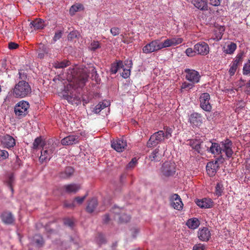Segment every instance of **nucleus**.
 <instances>
[{
	"label": "nucleus",
	"instance_id": "1",
	"mask_svg": "<svg viewBox=\"0 0 250 250\" xmlns=\"http://www.w3.org/2000/svg\"><path fill=\"white\" fill-rule=\"evenodd\" d=\"M89 77L88 74L83 70L79 75L74 78L72 86L73 90L63 95L64 98L72 104H78L80 101V97L78 92L85 85Z\"/></svg>",
	"mask_w": 250,
	"mask_h": 250
},
{
	"label": "nucleus",
	"instance_id": "2",
	"mask_svg": "<svg viewBox=\"0 0 250 250\" xmlns=\"http://www.w3.org/2000/svg\"><path fill=\"white\" fill-rule=\"evenodd\" d=\"M31 92V88L25 81H20L13 90V95L16 98H24Z\"/></svg>",
	"mask_w": 250,
	"mask_h": 250
},
{
	"label": "nucleus",
	"instance_id": "3",
	"mask_svg": "<svg viewBox=\"0 0 250 250\" xmlns=\"http://www.w3.org/2000/svg\"><path fill=\"white\" fill-rule=\"evenodd\" d=\"M56 148V144L48 142L44 145L39 160L42 163L50 160Z\"/></svg>",
	"mask_w": 250,
	"mask_h": 250
},
{
	"label": "nucleus",
	"instance_id": "4",
	"mask_svg": "<svg viewBox=\"0 0 250 250\" xmlns=\"http://www.w3.org/2000/svg\"><path fill=\"white\" fill-rule=\"evenodd\" d=\"M29 104L27 102L21 101L18 103L14 107V113L16 118L21 119L28 113Z\"/></svg>",
	"mask_w": 250,
	"mask_h": 250
},
{
	"label": "nucleus",
	"instance_id": "5",
	"mask_svg": "<svg viewBox=\"0 0 250 250\" xmlns=\"http://www.w3.org/2000/svg\"><path fill=\"white\" fill-rule=\"evenodd\" d=\"M184 71L186 73L185 78L187 80L193 83L194 84L199 82L201 76L198 71L188 68L185 69Z\"/></svg>",
	"mask_w": 250,
	"mask_h": 250
},
{
	"label": "nucleus",
	"instance_id": "6",
	"mask_svg": "<svg viewBox=\"0 0 250 250\" xmlns=\"http://www.w3.org/2000/svg\"><path fill=\"white\" fill-rule=\"evenodd\" d=\"M210 95L208 93H203L201 94L199 100L200 107L205 111H210L212 106L210 103Z\"/></svg>",
	"mask_w": 250,
	"mask_h": 250
},
{
	"label": "nucleus",
	"instance_id": "7",
	"mask_svg": "<svg viewBox=\"0 0 250 250\" xmlns=\"http://www.w3.org/2000/svg\"><path fill=\"white\" fill-rule=\"evenodd\" d=\"M221 153L224 152L228 158H231L233 154L232 142L228 139H226L221 142Z\"/></svg>",
	"mask_w": 250,
	"mask_h": 250
},
{
	"label": "nucleus",
	"instance_id": "8",
	"mask_svg": "<svg viewBox=\"0 0 250 250\" xmlns=\"http://www.w3.org/2000/svg\"><path fill=\"white\" fill-rule=\"evenodd\" d=\"M194 50L197 54L206 56L209 53V47L207 43L201 42L194 45Z\"/></svg>",
	"mask_w": 250,
	"mask_h": 250
},
{
	"label": "nucleus",
	"instance_id": "9",
	"mask_svg": "<svg viewBox=\"0 0 250 250\" xmlns=\"http://www.w3.org/2000/svg\"><path fill=\"white\" fill-rule=\"evenodd\" d=\"M170 203L171 206L175 209L181 210L183 208L184 204L179 195L173 194L170 197Z\"/></svg>",
	"mask_w": 250,
	"mask_h": 250
},
{
	"label": "nucleus",
	"instance_id": "10",
	"mask_svg": "<svg viewBox=\"0 0 250 250\" xmlns=\"http://www.w3.org/2000/svg\"><path fill=\"white\" fill-rule=\"evenodd\" d=\"M172 129L168 126H164L163 129L157 131V142H162L171 137Z\"/></svg>",
	"mask_w": 250,
	"mask_h": 250
},
{
	"label": "nucleus",
	"instance_id": "11",
	"mask_svg": "<svg viewBox=\"0 0 250 250\" xmlns=\"http://www.w3.org/2000/svg\"><path fill=\"white\" fill-rule=\"evenodd\" d=\"M111 146L117 152H121L126 149L127 145L126 141H124L123 138H120L112 141Z\"/></svg>",
	"mask_w": 250,
	"mask_h": 250
},
{
	"label": "nucleus",
	"instance_id": "12",
	"mask_svg": "<svg viewBox=\"0 0 250 250\" xmlns=\"http://www.w3.org/2000/svg\"><path fill=\"white\" fill-rule=\"evenodd\" d=\"M0 141L2 145L9 149L13 147L16 145L15 139L8 134L0 136Z\"/></svg>",
	"mask_w": 250,
	"mask_h": 250
},
{
	"label": "nucleus",
	"instance_id": "13",
	"mask_svg": "<svg viewBox=\"0 0 250 250\" xmlns=\"http://www.w3.org/2000/svg\"><path fill=\"white\" fill-rule=\"evenodd\" d=\"M162 172L166 176L172 175L175 172V164L170 162H166L163 165Z\"/></svg>",
	"mask_w": 250,
	"mask_h": 250
},
{
	"label": "nucleus",
	"instance_id": "14",
	"mask_svg": "<svg viewBox=\"0 0 250 250\" xmlns=\"http://www.w3.org/2000/svg\"><path fill=\"white\" fill-rule=\"evenodd\" d=\"M197 236L200 241L207 242L210 238L211 233L208 228L203 227L198 229Z\"/></svg>",
	"mask_w": 250,
	"mask_h": 250
},
{
	"label": "nucleus",
	"instance_id": "15",
	"mask_svg": "<svg viewBox=\"0 0 250 250\" xmlns=\"http://www.w3.org/2000/svg\"><path fill=\"white\" fill-rule=\"evenodd\" d=\"M0 218L2 222L7 225L13 224L15 221L12 212L7 210H5L1 213Z\"/></svg>",
	"mask_w": 250,
	"mask_h": 250
},
{
	"label": "nucleus",
	"instance_id": "16",
	"mask_svg": "<svg viewBox=\"0 0 250 250\" xmlns=\"http://www.w3.org/2000/svg\"><path fill=\"white\" fill-rule=\"evenodd\" d=\"M242 62L241 55H237L229 65V73L230 76H233L236 71L238 65Z\"/></svg>",
	"mask_w": 250,
	"mask_h": 250
},
{
	"label": "nucleus",
	"instance_id": "17",
	"mask_svg": "<svg viewBox=\"0 0 250 250\" xmlns=\"http://www.w3.org/2000/svg\"><path fill=\"white\" fill-rule=\"evenodd\" d=\"M79 137L77 135H69L61 140V144L63 146H69L79 142Z\"/></svg>",
	"mask_w": 250,
	"mask_h": 250
},
{
	"label": "nucleus",
	"instance_id": "18",
	"mask_svg": "<svg viewBox=\"0 0 250 250\" xmlns=\"http://www.w3.org/2000/svg\"><path fill=\"white\" fill-rule=\"evenodd\" d=\"M198 206L201 208H209L212 207L213 202L211 199L203 198L202 199H198L196 202Z\"/></svg>",
	"mask_w": 250,
	"mask_h": 250
},
{
	"label": "nucleus",
	"instance_id": "19",
	"mask_svg": "<svg viewBox=\"0 0 250 250\" xmlns=\"http://www.w3.org/2000/svg\"><path fill=\"white\" fill-rule=\"evenodd\" d=\"M191 3L197 8L201 10L208 9L207 0H189Z\"/></svg>",
	"mask_w": 250,
	"mask_h": 250
},
{
	"label": "nucleus",
	"instance_id": "20",
	"mask_svg": "<svg viewBox=\"0 0 250 250\" xmlns=\"http://www.w3.org/2000/svg\"><path fill=\"white\" fill-rule=\"evenodd\" d=\"M224 31L225 28L224 26L215 27L213 31V35L211 39L216 41L220 40L222 38Z\"/></svg>",
	"mask_w": 250,
	"mask_h": 250
},
{
	"label": "nucleus",
	"instance_id": "21",
	"mask_svg": "<svg viewBox=\"0 0 250 250\" xmlns=\"http://www.w3.org/2000/svg\"><path fill=\"white\" fill-rule=\"evenodd\" d=\"M81 188L80 185L71 184L64 185L62 188L67 193H76Z\"/></svg>",
	"mask_w": 250,
	"mask_h": 250
},
{
	"label": "nucleus",
	"instance_id": "22",
	"mask_svg": "<svg viewBox=\"0 0 250 250\" xmlns=\"http://www.w3.org/2000/svg\"><path fill=\"white\" fill-rule=\"evenodd\" d=\"M210 144V146L208 147V150L212 154L215 155H219L221 154V143L218 144L216 143L209 142L208 145Z\"/></svg>",
	"mask_w": 250,
	"mask_h": 250
},
{
	"label": "nucleus",
	"instance_id": "23",
	"mask_svg": "<svg viewBox=\"0 0 250 250\" xmlns=\"http://www.w3.org/2000/svg\"><path fill=\"white\" fill-rule=\"evenodd\" d=\"M189 120L191 124L195 126H200L202 124V117L198 113H193L190 116Z\"/></svg>",
	"mask_w": 250,
	"mask_h": 250
},
{
	"label": "nucleus",
	"instance_id": "24",
	"mask_svg": "<svg viewBox=\"0 0 250 250\" xmlns=\"http://www.w3.org/2000/svg\"><path fill=\"white\" fill-rule=\"evenodd\" d=\"M218 166L217 162L214 163L213 162H208L206 166L207 171L210 176H213L215 175L216 170L218 168Z\"/></svg>",
	"mask_w": 250,
	"mask_h": 250
},
{
	"label": "nucleus",
	"instance_id": "25",
	"mask_svg": "<svg viewBox=\"0 0 250 250\" xmlns=\"http://www.w3.org/2000/svg\"><path fill=\"white\" fill-rule=\"evenodd\" d=\"M98 206V200L96 198H93L88 201L86 211L91 213L94 212Z\"/></svg>",
	"mask_w": 250,
	"mask_h": 250
},
{
	"label": "nucleus",
	"instance_id": "26",
	"mask_svg": "<svg viewBox=\"0 0 250 250\" xmlns=\"http://www.w3.org/2000/svg\"><path fill=\"white\" fill-rule=\"evenodd\" d=\"M74 169L71 167H67L64 170L59 173V176L61 178L67 179L72 176L74 172Z\"/></svg>",
	"mask_w": 250,
	"mask_h": 250
},
{
	"label": "nucleus",
	"instance_id": "27",
	"mask_svg": "<svg viewBox=\"0 0 250 250\" xmlns=\"http://www.w3.org/2000/svg\"><path fill=\"white\" fill-rule=\"evenodd\" d=\"M200 225V221L197 218H191L188 220L186 223L187 227L191 229H196Z\"/></svg>",
	"mask_w": 250,
	"mask_h": 250
},
{
	"label": "nucleus",
	"instance_id": "28",
	"mask_svg": "<svg viewBox=\"0 0 250 250\" xmlns=\"http://www.w3.org/2000/svg\"><path fill=\"white\" fill-rule=\"evenodd\" d=\"M143 51L145 53H150L156 51V41H153L146 44L143 48Z\"/></svg>",
	"mask_w": 250,
	"mask_h": 250
},
{
	"label": "nucleus",
	"instance_id": "29",
	"mask_svg": "<svg viewBox=\"0 0 250 250\" xmlns=\"http://www.w3.org/2000/svg\"><path fill=\"white\" fill-rule=\"evenodd\" d=\"M124 67L123 61H116V62L112 63L111 65L110 72L112 74H116L118 70Z\"/></svg>",
	"mask_w": 250,
	"mask_h": 250
},
{
	"label": "nucleus",
	"instance_id": "30",
	"mask_svg": "<svg viewBox=\"0 0 250 250\" xmlns=\"http://www.w3.org/2000/svg\"><path fill=\"white\" fill-rule=\"evenodd\" d=\"M31 27H33L35 29H43L45 26L44 21L41 19H36L30 23Z\"/></svg>",
	"mask_w": 250,
	"mask_h": 250
},
{
	"label": "nucleus",
	"instance_id": "31",
	"mask_svg": "<svg viewBox=\"0 0 250 250\" xmlns=\"http://www.w3.org/2000/svg\"><path fill=\"white\" fill-rule=\"evenodd\" d=\"M14 182L15 178L14 174L12 173L7 174L5 183L7 186H8L10 188L12 192H13L14 191L13 184Z\"/></svg>",
	"mask_w": 250,
	"mask_h": 250
},
{
	"label": "nucleus",
	"instance_id": "32",
	"mask_svg": "<svg viewBox=\"0 0 250 250\" xmlns=\"http://www.w3.org/2000/svg\"><path fill=\"white\" fill-rule=\"evenodd\" d=\"M46 144L47 143L43 141L41 137H37L35 139L33 143V148L37 149L39 147H42V148L44 145H46Z\"/></svg>",
	"mask_w": 250,
	"mask_h": 250
},
{
	"label": "nucleus",
	"instance_id": "33",
	"mask_svg": "<svg viewBox=\"0 0 250 250\" xmlns=\"http://www.w3.org/2000/svg\"><path fill=\"white\" fill-rule=\"evenodd\" d=\"M71 64V62L67 60H63L61 62L57 61L54 62V66L56 68H64Z\"/></svg>",
	"mask_w": 250,
	"mask_h": 250
},
{
	"label": "nucleus",
	"instance_id": "34",
	"mask_svg": "<svg viewBox=\"0 0 250 250\" xmlns=\"http://www.w3.org/2000/svg\"><path fill=\"white\" fill-rule=\"evenodd\" d=\"M236 49V44L234 42H230L224 47V52L228 54H232Z\"/></svg>",
	"mask_w": 250,
	"mask_h": 250
},
{
	"label": "nucleus",
	"instance_id": "35",
	"mask_svg": "<svg viewBox=\"0 0 250 250\" xmlns=\"http://www.w3.org/2000/svg\"><path fill=\"white\" fill-rule=\"evenodd\" d=\"M224 188L222 182L217 183L215 186V189L214 194L217 197L222 196Z\"/></svg>",
	"mask_w": 250,
	"mask_h": 250
},
{
	"label": "nucleus",
	"instance_id": "36",
	"mask_svg": "<svg viewBox=\"0 0 250 250\" xmlns=\"http://www.w3.org/2000/svg\"><path fill=\"white\" fill-rule=\"evenodd\" d=\"M83 9V6L82 4L77 3L73 5L69 9V13L71 15H74L77 11Z\"/></svg>",
	"mask_w": 250,
	"mask_h": 250
},
{
	"label": "nucleus",
	"instance_id": "37",
	"mask_svg": "<svg viewBox=\"0 0 250 250\" xmlns=\"http://www.w3.org/2000/svg\"><path fill=\"white\" fill-rule=\"evenodd\" d=\"M189 145L192 147V148L198 152L200 149V142L199 140H190L189 141Z\"/></svg>",
	"mask_w": 250,
	"mask_h": 250
},
{
	"label": "nucleus",
	"instance_id": "38",
	"mask_svg": "<svg viewBox=\"0 0 250 250\" xmlns=\"http://www.w3.org/2000/svg\"><path fill=\"white\" fill-rule=\"evenodd\" d=\"M34 241L39 247H42L44 244L43 237L41 235L39 234L35 235Z\"/></svg>",
	"mask_w": 250,
	"mask_h": 250
},
{
	"label": "nucleus",
	"instance_id": "39",
	"mask_svg": "<svg viewBox=\"0 0 250 250\" xmlns=\"http://www.w3.org/2000/svg\"><path fill=\"white\" fill-rule=\"evenodd\" d=\"M147 146L148 147H153L156 146V133H153V134L151 136L147 143Z\"/></svg>",
	"mask_w": 250,
	"mask_h": 250
},
{
	"label": "nucleus",
	"instance_id": "40",
	"mask_svg": "<svg viewBox=\"0 0 250 250\" xmlns=\"http://www.w3.org/2000/svg\"><path fill=\"white\" fill-rule=\"evenodd\" d=\"M124 211H125L123 208L116 206L113 207L111 209L112 213L114 214L115 219H116V216H118L119 217Z\"/></svg>",
	"mask_w": 250,
	"mask_h": 250
},
{
	"label": "nucleus",
	"instance_id": "41",
	"mask_svg": "<svg viewBox=\"0 0 250 250\" xmlns=\"http://www.w3.org/2000/svg\"><path fill=\"white\" fill-rule=\"evenodd\" d=\"M101 44L99 42L93 40L91 42L89 49L92 51H95L96 49L100 48Z\"/></svg>",
	"mask_w": 250,
	"mask_h": 250
},
{
	"label": "nucleus",
	"instance_id": "42",
	"mask_svg": "<svg viewBox=\"0 0 250 250\" xmlns=\"http://www.w3.org/2000/svg\"><path fill=\"white\" fill-rule=\"evenodd\" d=\"M107 103H107L104 102L99 103L94 108V112L95 113H99L103 109L108 106Z\"/></svg>",
	"mask_w": 250,
	"mask_h": 250
},
{
	"label": "nucleus",
	"instance_id": "43",
	"mask_svg": "<svg viewBox=\"0 0 250 250\" xmlns=\"http://www.w3.org/2000/svg\"><path fill=\"white\" fill-rule=\"evenodd\" d=\"M119 218V223H127L128 222L130 219V217L129 215H127L125 211L123 212V213L118 217Z\"/></svg>",
	"mask_w": 250,
	"mask_h": 250
},
{
	"label": "nucleus",
	"instance_id": "44",
	"mask_svg": "<svg viewBox=\"0 0 250 250\" xmlns=\"http://www.w3.org/2000/svg\"><path fill=\"white\" fill-rule=\"evenodd\" d=\"M194 86V84L191 82H184L181 86V90L182 91L184 90H188L192 88Z\"/></svg>",
	"mask_w": 250,
	"mask_h": 250
},
{
	"label": "nucleus",
	"instance_id": "45",
	"mask_svg": "<svg viewBox=\"0 0 250 250\" xmlns=\"http://www.w3.org/2000/svg\"><path fill=\"white\" fill-rule=\"evenodd\" d=\"M62 205L63 208H70L72 209H73L76 206V204L74 203L73 201L72 202H70L68 200H66L63 202Z\"/></svg>",
	"mask_w": 250,
	"mask_h": 250
},
{
	"label": "nucleus",
	"instance_id": "46",
	"mask_svg": "<svg viewBox=\"0 0 250 250\" xmlns=\"http://www.w3.org/2000/svg\"><path fill=\"white\" fill-rule=\"evenodd\" d=\"M122 36V42L125 43L129 44L133 42L134 39L131 37L129 34H125Z\"/></svg>",
	"mask_w": 250,
	"mask_h": 250
},
{
	"label": "nucleus",
	"instance_id": "47",
	"mask_svg": "<svg viewBox=\"0 0 250 250\" xmlns=\"http://www.w3.org/2000/svg\"><path fill=\"white\" fill-rule=\"evenodd\" d=\"M243 73L244 75H250V60L246 63L243 67Z\"/></svg>",
	"mask_w": 250,
	"mask_h": 250
},
{
	"label": "nucleus",
	"instance_id": "48",
	"mask_svg": "<svg viewBox=\"0 0 250 250\" xmlns=\"http://www.w3.org/2000/svg\"><path fill=\"white\" fill-rule=\"evenodd\" d=\"M63 224L65 226H67L71 228L74 226V222L72 218H64L63 219Z\"/></svg>",
	"mask_w": 250,
	"mask_h": 250
},
{
	"label": "nucleus",
	"instance_id": "49",
	"mask_svg": "<svg viewBox=\"0 0 250 250\" xmlns=\"http://www.w3.org/2000/svg\"><path fill=\"white\" fill-rule=\"evenodd\" d=\"M88 195V193L85 194L83 196V197H79L77 196L75 197L73 199V202H74V203L76 204V203L78 205H82L84 200L86 199V197Z\"/></svg>",
	"mask_w": 250,
	"mask_h": 250
},
{
	"label": "nucleus",
	"instance_id": "50",
	"mask_svg": "<svg viewBox=\"0 0 250 250\" xmlns=\"http://www.w3.org/2000/svg\"><path fill=\"white\" fill-rule=\"evenodd\" d=\"M97 241L98 244L100 245L103 244H105L106 241L105 238L103 234L99 233L97 237Z\"/></svg>",
	"mask_w": 250,
	"mask_h": 250
},
{
	"label": "nucleus",
	"instance_id": "51",
	"mask_svg": "<svg viewBox=\"0 0 250 250\" xmlns=\"http://www.w3.org/2000/svg\"><path fill=\"white\" fill-rule=\"evenodd\" d=\"M171 41L172 46H175L182 42L183 40L180 37H174L170 39Z\"/></svg>",
	"mask_w": 250,
	"mask_h": 250
},
{
	"label": "nucleus",
	"instance_id": "52",
	"mask_svg": "<svg viewBox=\"0 0 250 250\" xmlns=\"http://www.w3.org/2000/svg\"><path fill=\"white\" fill-rule=\"evenodd\" d=\"M79 35V32L77 31H72L68 35V40L72 41L74 39L77 38Z\"/></svg>",
	"mask_w": 250,
	"mask_h": 250
},
{
	"label": "nucleus",
	"instance_id": "53",
	"mask_svg": "<svg viewBox=\"0 0 250 250\" xmlns=\"http://www.w3.org/2000/svg\"><path fill=\"white\" fill-rule=\"evenodd\" d=\"M37 49L39 52H42L44 53H48V51L47 47L42 43H41L38 45Z\"/></svg>",
	"mask_w": 250,
	"mask_h": 250
},
{
	"label": "nucleus",
	"instance_id": "54",
	"mask_svg": "<svg viewBox=\"0 0 250 250\" xmlns=\"http://www.w3.org/2000/svg\"><path fill=\"white\" fill-rule=\"evenodd\" d=\"M186 55L188 57H192L195 55V52L194 48L193 49L191 48H188L185 51Z\"/></svg>",
	"mask_w": 250,
	"mask_h": 250
},
{
	"label": "nucleus",
	"instance_id": "55",
	"mask_svg": "<svg viewBox=\"0 0 250 250\" xmlns=\"http://www.w3.org/2000/svg\"><path fill=\"white\" fill-rule=\"evenodd\" d=\"M8 153L7 151L4 150H1L0 149V160H2L6 159L8 157Z\"/></svg>",
	"mask_w": 250,
	"mask_h": 250
},
{
	"label": "nucleus",
	"instance_id": "56",
	"mask_svg": "<svg viewBox=\"0 0 250 250\" xmlns=\"http://www.w3.org/2000/svg\"><path fill=\"white\" fill-rule=\"evenodd\" d=\"M91 73L92 74V79L93 80H95L97 83L98 82L99 80H100V79H98V74L97 73V71L96 69L94 67H91Z\"/></svg>",
	"mask_w": 250,
	"mask_h": 250
},
{
	"label": "nucleus",
	"instance_id": "57",
	"mask_svg": "<svg viewBox=\"0 0 250 250\" xmlns=\"http://www.w3.org/2000/svg\"><path fill=\"white\" fill-rule=\"evenodd\" d=\"M123 68V72H122V77L124 78H127L129 77L130 75V69L129 68Z\"/></svg>",
	"mask_w": 250,
	"mask_h": 250
},
{
	"label": "nucleus",
	"instance_id": "58",
	"mask_svg": "<svg viewBox=\"0 0 250 250\" xmlns=\"http://www.w3.org/2000/svg\"><path fill=\"white\" fill-rule=\"evenodd\" d=\"M137 159L136 158L132 159L131 161L127 164L126 167L127 168H132L135 167L137 164Z\"/></svg>",
	"mask_w": 250,
	"mask_h": 250
},
{
	"label": "nucleus",
	"instance_id": "59",
	"mask_svg": "<svg viewBox=\"0 0 250 250\" xmlns=\"http://www.w3.org/2000/svg\"><path fill=\"white\" fill-rule=\"evenodd\" d=\"M205 249V246L203 244H197L195 245L192 249V250H204Z\"/></svg>",
	"mask_w": 250,
	"mask_h": 250
},
{
	"label": "nucleus",
	"instance_id": "60",
	"mask_svg": "<svg viewBox=\"0 0 250 250\" xmlns=\"http://www.w3.org/2000/svg\"><path fill=\"white\" fill-rule=\"evenodd\" d=\"M63 32L62 31H58L55 33V35L53 37V40L54 42L59 40L62 36Z\"/></svg>",
	"mask_w": 250,
	"mask_h": 250
},
{
	"label": "nucleus",
	"instance_id": "61",
	"mask_svg": "<svg viewBox=\"0 0 250 250\" xmlns=\"http://www.w3.org/2000/svg\"><path fill=\"white\" fill-rule=\"evenodd\" d=\"M103 223L104 224H107L109 223L111 219L108 214H105L103 216Z\"/></svg>",
	"mask_w": 250,
	"mask_h": 250
},
{
	"label": "nucleus",
	"instance_id": "62",
	"mask_svg": "<svg viewBox=\"0 0 250 250\" xmlns=\"http://www.w3.org/2000/svg\"><path fill=\"white\" fill-rule=\"evenodd\" d=\"M222 0H208L209 3L213 6H218L220 5Z\"/></svg>",
	"mask_w": 250,
	"mask_h": 250
},
{
	"label": "nucleus",
	"instance_id": "63",
	"mask_svg": "<svg viewBox=\"0 0 250 250\" xmlns=\"http://www.w3.org/2000/svg\"><path fill=\"white\" fill-rule=\"evenodd\" d=\"M19 79L21 80V81H25L27 79V75L26 73L22 72L21 70H20L19 72Z\"/></svg>",
	"mask_w": 250,
	"mask_h": 250
},
{
	"label": "nucleus",
	"instance_id": "64",
	"mask_svg": "<svg viewBox=\"0 0 250 250\" xmlns=\"http://www.w3.org/2000/svg\"><path fill=\"white\" fill-rule=\"evenodd\" d=\"M120 29L117 27H114L110 29V33L114 36L118 35L119 34Z\"/></svg>",
	"mask_w": 250,
	"mask_h": 250
}]
</instances>
